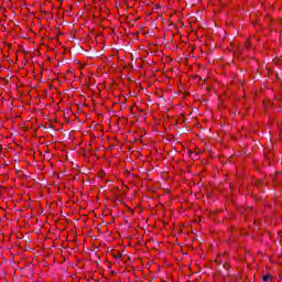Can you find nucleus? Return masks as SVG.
<instances>
[{
	"label": "nucleus",
	"mask_w": 282,
	"mask_h": 282,
	"mask_svg": "<svg viewBox=\"0 0 282 282\" xmlns=\"http://www.w3.org/2000/svg\"><path fill=\"white\" fill-rule=\"evenodd\" d=\"M193 155H194V158H197V154L192 152L191 158H193Z\"/></svg>",
	"instance_id": "f03ea898"
},
{
	"label": "nucleus",
	"mask_w": 282,
	"mask_h": 282,
	"mask_svg": "<svg viewBox=\"0 0 282 282\" xmlns=\"http://www.w3.org/2000/svg\"><path fill=\"white\" fill-rule=\"evenodd\" d=\"M111 274H116V271H112Z\"/></svg>",
	"instance_id": "39448f33"
},
{
	"label": "nucleus",
	"mask_w": 282,
	"mask_h": 282,
	"mask_svg": "<svg viewBox=\"0 0 282 282\" xmlns=\"http://www.w3.org/2000/svg\"><path fill=\"white\" fill-rule=\"evenodd\" d=\"M204 85H208V82L206 79H204Z\"/></svg>",
	"instance_id": "7ed1b4c3"
},
{
	"label": "nucleus",
	"mask_w": 282,
	"mask_h": 282,
	"mask_svg": "<svg viewBox=\"0 0 282 282\" xmlns=\"http://www.w3.org/2000/svg\"><path fill=\"white\" fill-rule=\"evenodd\" d=\"M270 279H272V275H270V274H265L262 276V281H264V282L270 281Z\"/></svg>",
	"instance_id": "f257e3e1"
},
{
	"label": "nucleus",
	"mask_w": 282,
	"mask_h": 282,
	"mask_svg": "<svg viewBox=\"0 0 282 282\" xmlns=\"http://www.w3.org/2000/svg\"><path fill=\"white\" fill-rule=\"evenodd\" d=\"M120 257H122V254L119 253V254L117 256V259H120Z\"/></svg>",
	"instance_id": "20e7f679"
}]
</instances>
